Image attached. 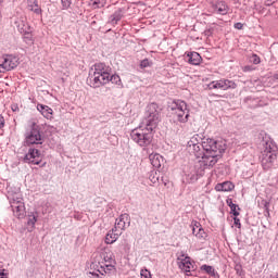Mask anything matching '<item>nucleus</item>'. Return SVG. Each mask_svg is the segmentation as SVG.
Listing matches in <instances>:
<instances>
[{
    "instance_id": "nucleus-40",
    "label": "nucleus",
    "mask_w": 278,
    "mask_h": 278,
    "mask_svg": "<svg viewBox=\"0 0 278 278\" xmlns=\"http://www.w3.org/2000/svg\"><path fill=\"white\" fill-rule=\"evenodd\" d=\"M235 270H236L237 275H242V265H236Z\"/></svg>"
},
{
    "instance_id": "nucleus-16",
    "label": "nucleus",
    "mask_w": 278,
    "mask_h": 278,
    "mask_svg": "<svg viewBox=\"0 0 278 278\" xmlns=\"http://www.w3.org/2000/svg\"><path fill=\"white\" fill-rule=\"evenodd\" d=\"M125 16V11L123 9H117L113 14L109 17V25H112L113 27H116L118 25L119 21L123 20Z\"/></svg>"
},
{
    "instance_id": "nucleus-33",
    "label": "nucleus",
    "mask_w": 278,
    "mask_h": 278,
    "mask_svg": "<svg viewBox=\"0 0 278 278\" xmlns=\"http://www.w3.org/2000/svg\"><path fill=\"white\" fill-rule=\"evenodd\" d=\"M73 3L72 0H61V4L63 10H68V8H71V4Z\"/></svg>"
},
{
    "instance_id": "nucleus-11",
    "label": "nucleus",
    "mask_w": 278,
    "mask_h": 278,
    "mask_svg": "<svg viewBox=\"0 0 278 278\" xmlns=\"http://www.w3.org/2000/svg\"><path fill=\"white\" fill-rule=\"evenodd\" d=\"M25 164L38 165L42 162V154L37 148H29L28 152L24 156Z\"/></svg>"
},
{
    "instance_id": "nucleus-23",
    "label": "nucleus",
    "mask_w": 278,
    "mask_h": 278,
    "mask_svg": "<svg viewBox=\"0 0 278 278\" xmlns=\"http://www.w3.org/2000/svg\"><path fill=\"white\" fill-rule=\"evenodd\" d=\"M27 9L29 12H34V14H37V16H40L42 14V8L38 5V0H27Z\"/></svg>"
},
{
    "instance_id": "nucleus-43",
    "label": "nucleus",
    "mask_w": 278,
    "mask_h": 278,
    "mask_svg": "<svg viewBox=\"0 0 278 278\" xmlns=\"http://www.w3.org/2000/svg\"><path fill=\"white\" fill-rule=\"evenodd\" d=\"M197 179H199L198 177H197V175H191V177H190V181L192 182V181H197Z\"/></svg>"
},
{
    "instance_id": "nucleus-46",
    "label": "nucleus",
    "mask_w": 278,
    "mask_h": 278,
    "mask_svg": "<svg viewBox=\"0 0 278 278\" xmlns=\"http://www.w3.org/2000/svg\"><path fill=\"white\" fill-rule=\"evenodd\" d=\"M275 79H278V74L275 75Z\"/></svg>"
},
{
    "instance_id": "nucleus-28",
    "label": "nucleus",
    "mask_w": 278,
    "mask_h": 278,
    "mask_svg": "<svg viewBox=\"0 0 278 278\" xmlns=\"http://www.w3.org/2000/svg\"><path fill=\"white\" fill-rule=\"evenodd\" d=\"M24 36V42L26 45H34V35L31 34V28L26 33H22Z\"/></svg>"
},
{
    "instance_id": "nucleus-4",
    "label": "nucleus",
    "mask_w": 278,
    "mask_h": 278,
    "mask_svg": "<svg viewBox=\"0 0 278 278\" xmlns=\"http://www.w3.org/2000/svg\"><path fill=\"white\" fill-rule=\"evenodd\" d=\"M278 148L277 143L273 140H267L263 144V151L261 155V164L264 170H270L277 162Z\"/></svg>"
},
{
    "instance_id": "nucleus-29",
    "label": "nucleus",
    "mask_w": 278,
    "mask_h": 278,
    "mask_svg": "<svg viewBox=\"0 0 278 278\" xmlns=\"http://www.w3.org/2000/svg\"><path fill=\"white\" fill-rule=\"evenodd\" d=\"M36 223H38V213H31L28 215L27 225L29 227H36Z\"/></svg>"
},
{
    "instance_id": "nucleus-5",
    "label": "nucleus",
    "mask_w": 278,
    "mask_h": 278,
    "mask_svg": "<svg viewBox=\"0 0 278 278\" xmlns=\"http://www.w3.org/2000/svg\"><path fill=\"white\" fill-rule=\"evenodd\" d=\"M162 113V109L157 103L152 102L146 108V117L141 122L143 125H148V127H152L153 129H157V125L160 123V114Z\"/></svg>"
},
{
    "instance_id": "nucleus-26",
    "label": "nucleus",
    "mask_w": 278,
    "mask_h": 278,
    "mask_svg": "<svg viewBox=\"0 0 278 278\" xmlns=\"http://www.w3.org/2000/svg\"><path fill=\"white\" fill-rule=\"evenodd\" d=\"M200 270H204V273H206V275H210L211 277H216V275H218V273H216V269H214V267L211 265H202L200 267Z\"/></svg>"
},
{
    "instance_id": "nucleus-12",
    "label": "nucleus",
    "mask_w": 278,
    "mask_h": 278,
    "mask_svg": "<svg viewBox=\"0 0 278 278\" xmlns=\"http://www.w3.org/2000/svg\"><path fill=\"white\" fill-rule=\"evenodd\" d=\"M127 225L128 227L129 225H131V219L129 217V214L125 213L119 215V217L115 219V226L113 227V229L114 231H119L123 233Z\"/></svg>"
},
{
    "instance_id": "nucleus-39",
    "label": "nucleus",
    "mask_w": 278,
    "mask_h": 278,
    "mask_svg": "<svg viewBox=\"0 0 278 278\" xmlns=\"http://www.w3.org/2000/svg\"><path fill=\"white\" fill-rule=\"evenodd\" d=\"M3 127H5V118L3 115H0V129H3Z\"/></svg>"
},
{
    "instance_id": "nucleus-7",
    "label": "nucleus",
    "mask_w": 278,
    "mask_h": 278,
    "mask_svg": "<svg viewBox=\"0 0 278 278\" xmlns=\"http://www.w3.org/2000/svg\"><path fill=\"white\" fill-rule=\"evenodd\" d=\"M45 142V138H42V132L40 131V126L38 124L33 123L30 126V130L25 134L24 147H36L42 144Z\"/></svg>"
},
{
    "instance_id": "nucleus-20",
    "label": "nucleus",
    "mask_w": 278,
    "mask_h": 278,
    "mask_svg": "<svg viewBox=\"0 0 278 278\" xmlns=\"http://www.w3.org/2000/svg\"><path fill=\"white\" fill-rule=\"evenodd\" d=\"M123 233L118 230H114V228H112L105 236V244H114V242H116V240H118V238H121Z\"/></svg>"
},
{
    "instance_id": "nucleus-2",
    "label": "nucleus",
    "mask_w": 278,
    "mask_h": 278,
    "mask_svg": "<svg viewBox=\"0 0 278 278\" xmlns=\"http://www.w3.org/2000/svg\"><path fill=\"white\" fill-rule=\"evenodd\" d=\"M115 84V86H121V76L114 74L112 75V67L105 63H96L89 71V76L87 78V84L91 88H101L105 84Z\"/></svg>"
},
{
    "instance_id": "nucleus-18",
    "label": "nucleus",
    "mask_w": 278,
    "mask_h": 278,
    "mask_svg": "<svg viewBox=\"0 0 278 278\" xmlns=\"http://www.w3.org/2000/svg\"><path fill=\"white\" fill-rule=\"evenodd\" d=\"M37 110L38 112H40V114L43 115V118H47V121H52L53 109L45 104H37Z\"/></svg>"
},
{
    "instance_id": "nucleus-3",
    "label": "nucleus",
    "mask_w": 278,
    "mask_h": 278,
    "mask_svg": "<svg viewBox=\"0 0 278 278\" xmlns=\"http://www.w3.org/2000/svg\"><path fill=\"white\" fill-rule=\"evenodd\" d=\"M153 131L155 128L140 123V125L130 131V138L138 147L147 149L153 142Z\"/></svg>"
},
{
    "instance_id": "nucleus-36",
    "label": "nucleus",
    "mask_w": 278,
    "mask_h": 278,
    "mask_svg": "<svg viewBox=\"0 0 278 278\" xmlns=\"http://www.w3.org/2000/svg\"><path fill=\"white\" fill-rule=\"evenodd\" d=\"M141 278H151V271L149 269H141Z\"/></svg>"
},
{
    "instance_id": "nucleus-38",
    "label": "nucleus",
    "mask_w": 278,
    "mask_h": 278,
    "mask_svg": "<svg viewBox=\"0 0 278 278\" xmlns=\"http://www.w3.org/2000/svg\"><path fill=\"white\" fill-rule=\"evenodd\" d=\"M233 225L235 227H238V229H241L242 224H240V218H238V216L233 218Z\"/></svg>"
},
{
    "instance_id": "nucleus-45",
    "label": "nucleus",
    "mask_w": 278,
    "mask_h": 278,
    "mask_svg": "<svg viewBox=\"0 0 278 278\" xmlns=\"http://www.w3.org/2000/svg\"><path fill=\"white\" fill-rule=\"evenodd\" d=\"M91 275H93V277H99V274L91 273Z\"/></svg>"
},
{
    "instance_id": "nucleus-44",
    "label": "nucleus",
    "mask_w": 278,
    "mask_h": 278,
    "mask_svg": "<svg viewBox=\"0 0 278 278\" xmlns=\"http://www.w3.org/2000/svg\"><path fill=\"white\" fill-rule=\"evenodd\" d=\"M267 1V5H270L273 3V0H266Z\"/></svg>"
},
{
    "instance_id": "nucleus-8",
    "label": "nucleus",
    "mask_w": 278,
    "mask_h": 278,
    "mask_svg": "<svg viewBox=\"0 0 278 278\" xmlns=\"http://www.w3.org/2000/svg\"><path fill=\"white\" fill-rule=\"evenodd\" d=\"M18 66V58L13 54H3L0 58V73L14 71Z\"/></svg>"
},
{
    "instance_id": "nucleus-30",
    "label": "nucleus",
    "mask_w": 278,
    "mask_h": 278,
    "mask_svg": "<svg viewBox=\"0 0 278 278\" xmlns=\"http://www.w3.org/2000/svg\"><path fill=\"white\" fill-rule=\"evenodd\" d=\"M261 204H263L264 216L270 218V202L263 200Z\"/></svg>"
},
{
    "instance_id": "nucleus-25",
    "label": "nucleus",
    "mask_w": 278,
    "mask_h": 278,
    "mask_svg": "<svg viewBox=\"0 0 278 278\" xmlns=\"http://www.w3.org/2000/svg\"><path fill=\"white\" fill-rule=\"evenodd\" d=\"M226 203L230 207L231 214H233V216H240V212H238L240 206H238V204H233V200L227 199Z\"/></svg>"
},
{
    "instance_id": "nucleus-19",
    "label": "nucleus",
    "mask_w": 278,
    "mask_h": 278,
    "mask_svg": "<svg viewBox=\"0 0 278 278\" xmlns=\"http://www.w3.org/2000/svg\"><path fill=\"white\" fill-rule=\"evenodd\" d=\"M13 215L15 216V218H25V202H22L20 204H15L13 206H11Z\"/></svg>"
},
{
    "instance_id": "nucleus-24",
    "label": "nucleus",
    "mask_w": 278,
    "mask_h": 278,
    "mask_svg": "<svg viewBox=\"0 0 278 278\" xmlns=\"http://www.w3.org/2000/svg\"><path fill=\"white\" fill-rule=\"evenodd\" d=\"M187 58L188 62L192 64V66H199V64L203 62V58H201V54H199L198 52H189L187 54Z\"/></svg>"
},
{
    "instance_id": "nucleus-1",
    "label": "nucleus",
    "mask_w": 278,
    "mask_h": 278,
    "mask_svg": "<svg viewBox=\"0 0 278 278\" xmlns=\"http://www.w3.org/2000/svg\"><path fill=\"white\" fill-rule=\"evenodd\" d=\"M188 147L198 160L201 159L200 163L204 168H214L227 149L225 141H217L212 138H204L201 143L197 142V138H191Z\"/></svg>"
},
{
    "instance_id": "nucleus-9",
    "label": "nucleus",
    "mask_w": 278,
    "mask_h": 278,
    "mask_svg": "<svg viewBox=\"0 0 278 278\" xmlns=\"http://www.w3.org/2000/svg\"><path fill=\"white\" fill-rule=\"evenodd\" d=\"M177 256V262H178V267L180 268V270H182L184 273H186L187 277H190L192 274V268H194V266L192 265V262L190 261V256H188V254H186L184 251L177 252L176 253Z\"/></svg>"
},
{
    "instance_id": "nucleus-22",
    "label": "nucleus",
    "mask_w": 278,
    "mask_h": 278,
    "mask_svg": "<svg viewBox=\"0 0 278 278\" xmlns=\"http://www.w3.org/2000/svg\"><path fill=\"white\" fill-rule=\"evenodd\" d=\"M233 188H236V186H233L231 181H224L215 186L216 192H231Z\"/></svg>"
},
{
    "instance_id": "nucleus-42",
    "label": "nucleus",
    "mask_w": 278,
    "mask_h": 278,
    "mask_svg": "<svg viewBox=\"0 0 278 278\" xmlns=\"http://www.w3.org/2000/svg\"><path fill=\"white\" fill-rule=\"evenodd\" d=\"M9 274L5 273V269H0V278H8Z\"/></svg>"
},
{
    "instance_id": "nucleus-32",
    "label": "nucleus",
    "mask_w": 278,
    "mask_h": 278,
    "mask_svg": "<svg viewBox=\"0 0 278 278\" xmlns=\"http://www.w3.org/2000/svg\"><path fill=\"white\" fill-rule=\"evenodd\" d=\"M91 5H92L93 10L103 8L105 5V0H91Z\"/></svg>"
},
{
    "instance_id": "nucleus-21",
    "label": "nucleus",
    "mask_w": 278,
    "mask_h": 278,
    "mask_svg": "<svg viewBox=\"0 0 278 278\" xmlns=\"http://www.w3.org/2000/svg\"><path fill=\"white\" fill-rule=\"evenodd\" d=\"M149 160L154 168H161L164 164V157L160 153L150 154Z\"/></svg>"
},
{
    "instance_id": "nucleus-37",
    "label": "nucleus",
    "mask_w": 278,
    "mask_h": 278,
    "mask_svg": "<svg viewBox=\"0 0 278 278\" xmlns=\"http://www.w3.org/2000/svg\"><path fill=\"white\" fill-rule=\"evenodd\" d=\"M243 73H251L252 71H255V67L253 65H245L242 67Z\"/></svg>"
},
{
    "instance_id": "nucleus-14",
    "label": "nucleus",
    "mask_w": 278,
    "mask_h": 278,
    "mask_svg": "<svg viewBox=\"0 0 278 278\" xmlns=\"http://www.w3.org/2000/svg\"><path fill=\"white\" fill-rule=\"evenodd\" d=\"M191 229H192L193 236H195V238H198V240H205V238H207V233L203 229V226H201V223L192 222Z\"/></svg>"
},
{
    "instance_id": "nucleus-31",
    "label": "nucleus",
    "mask_w": 278,
    "mask_h": 278,
    "mask_svg": "<svg viewBox=\"0 0 278 278\" xmlns=\"http://www.w3.org/2000/svg\"><path fill=\"white\" fill-rule=\"evenodd\" d=\"M102 256H103L105 264H116V261L114 260V256L112 255V253L105 252L102 254Z\"/></svg>"
},
{
    "instance_id": "nucleus-17",
    "label": "nucleus",
    "mask_w": 278,
    "mask_h": 278,
    "mask_svg": "<svg viewBox=\"0 0 278 278\" xmlns=\"http://www.w3.org/2000/svg\"><path fill=\"white\" fill-rule=\"evenodd\" d=\"M213 8L216 14H220L222 16H226V14H229V5L225 1H219L215 3Z\"/></svg>"
},
{
    "instance_id": "nucleus-41",
    "label": "nucleus",
    "mask_w": 278,
    "mask_h": 278,
    "mask_svg": "<svg viewBox=\"0 0 278 278\" xmlns=\"http://www.w3.org/2000/svg\"><path fill=\"white\" fill-rule=\"evenodd\" d=\"M233 27H235V29H243L244 24L237 22V23H235Z\"/></svg>"
},
{
    "instance_id": "nucleus-27",
    "label": "nucleus",
    "mask_w": 278,
    "mask_h": 278,
    "mask_svg": "<svg viewBox=\"0 0 278 278\" xmlns=\"http://www.w3.org/2000/svg\"><path fill=\"white\" fill-rule=\"evenodd\" d=\"M112 270H114V263H105L98 271L100 273V275H103V273L108 274L112 273Z\"/></svg>"
},
{
    "instance_id": "nucleus-35",
    "label": "nucleus",
    "mask_w": 278,
    "mask_h": 278,
    "mask_svg": "<svg viewBox=\"0 0 278 278\" xmlns=\"http://www.w3.org/2000/svg\"><path fill=\"white\" fill-rule=\"evenodd\" d=\"M140 66L141 68H149V66H151V62L149 61V59H144L141 61Z\"/></svg>"
},
{
    "instance_id": "nucleus-13",
    "label": "nucleus",
    "mask_w": 278,
    "mask_h": 278,
    "mask_svg": "<svg viewBox=\"0 0 278 278\" xmlns=\"http://www.w3.org/2000/svg\"><path fill=\"white\" fill-rule=\"evenodd\" d=\"M14 25L20 31V34L27 33L29 29H31V26H29V23L27 22V16L20 15L15 18Z\"/></svg>"
},
{
    "instance_id": "nucleus-6",
    "label": "nucleus",
    "mask_w": 278,
    "mask_h": 278,
    "mask_svg": "<svg viewBox=\"0 0 278 278\" xmlns=\"http://www.w3.org/2000/svg\"><path fill=\"white\" fill-rule=\"evenodd\" d=\"M169 112L176 116L179 123H188V118H190V111H188V104L182 100H174L168 105Z\"/></svg>"
},
{
    "instance_id": "nucleus-15",
    "label": "nucleus",
    "mask_w": 278,
    "mask_h": 278,
    "mask_svg": "<svg viewBox=\"0 0 278 278\" xmlns=\"http://www.w3.org/2000/svg\"><path fill=\"white\" fill-rule=\"evenodd\" d=\"M8 200L10 202L11 207L14 205H18L23 202V193L21 191L14 192V191H8Z\"/></svg>"
},
{
    "instance_id": "nucleus-10",
    "label": "nucleus",
    "mask_w": 278,
    "mask_h": 278,
    "mask_svg": "<svg viewBox=\"0 0 278 278\" xmlns=\"http://www.w3.org/2000/svg\"><path fill=\"white\" fill-rule=\"evenodd\" d=\"M238 88V84L236 81L222 78L219 80H213L208 84V90H236Z\"/></svg>"
},
{
    "instance_id": "nucleus-34",
    "label": "nucleus",
    "mask_w": 278,
    "mask_h": 278,
    "mask_svg": "<svg viewBox=\"0 0 278 278\" xmlns=\"http://www.w3.org/2000/svg\"><path fill=\"white\" fill-rule=\"evenodd\" d=\"M250 62H252V64H260L262 60L260 59V56H257V54H252V56L250 58Z\"/></svg>"
}]
</instances>
